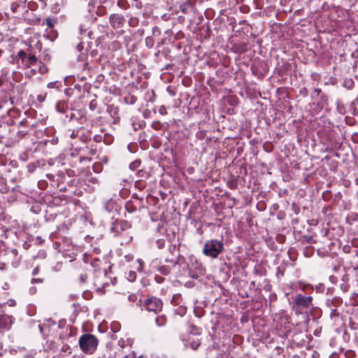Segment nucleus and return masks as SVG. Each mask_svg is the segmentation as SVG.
<instances>
[{"label":"nucleus","mask_w":358,"mask_h":358,"mask_svg":"<svg viewBox=\"0 0 358 358\" xmlns=\"http://www.w3.org/2000/svg\"><path fill=\"white\" fill-rule=\"evenodd\" d=\"M293 299L292 310L296 314L306 313L313 307V297L297 294Z\"/></svg>","instance_id":"1"},{"label":"nucleus","mask_w":358,"mask_h":358,"mask_svg":"<svg viewBox=\"0 0 358 358\" xmlns=\"http://www.w3.org/2000/svg\"><path fill=\"white\" fill-rule=\"evenodd\" d=\"M78 343L81 350L84 353L91 355L96 350L99 340L92 334H85L79 338Z\"/></svg>","instance_id":"2"},{"label":"nucleus","mask_w":358,"mask_h":358,"mask_svg":"<svg viewBox=\"0 0 358 358\" xmlns=\"http://www.w3.org/2000/svg\"><path fill=\"white\" fill-rule=\"evenodd\" d=\"M223 250V242L217 239H213L206 242L203 248V253L206 256L215 259L217 258Z\"/></svg>","instance_id":"3"},{"label":"nucleus","mask_w":358,"mask_h":358,"mask_svg":"<svg viewBox=\"0 0 358 358\" xmlns=\"http://www.w3.org/2000/svg\"><path fill=\"white\" fill-rule=\"evenodd\" d=\"M138 304L146 310L153 312L155 313L160 312L163 307L162 301L155 296L148 298L143 301L140 299L138 301Z\"/></svg>","instance_id":"4"},{"label":"nucleus","mask_w":358,"mask_h":358,"mask_svg":"<svg viewBox=\"0 0 358 358\" xmlns=\"http://www.w3.org/2000/svg\"><path fill=\"white\" fill-rule=\"evenodd\" d=\"M131 227V224L126 220H116L113 222L110 230L114 233L115 236H118L121 234L122 231L130 229Z\"/></svg>","instance_id":"5"},{"label":"nucleus","mask_w":358,"mask_h":358,"mask_svg":"<svg viewBox=\"0 0 358 358\" xmlns=\"http://www.w3.org/2000/svg\"><path fill=\"white\" fill-rule=\"evenodd\" d=\"M11 88L10 90V96L9 99L11 102V104L14 103L18 102L21 100V95L24 92V87L22 85H15L14 84H11Z\"/></svg>","instance_id":"6"},{"label":"nucleus","mask_w":358,"mask_h":358,"mask_svg":"<svg viewBox=\"0 0 358 358\" xmlns=\"http://www.w3.org/2000/svg\"><path fill=\"white\" fill-rule=\"evenodd\" d=\"M29 8L27 0H13L10 3V9L13 13H26Z\"/></svg>","instance_id":"7"},{"label":"nucleus","mask_w":358,"mask_h":358,"mask_svg":"<svg viewBox=\"0 0 358 358\" xmlns=\"http://www.w3.org/2000/svg\"><path fill=\"white\" fill-rule=\"evenodd\" d=\"M125 22V18L123 15L113 13L109 17V23L113 29H117L122 28Z\"/></svg>","instance_id":"8"},{"label":"nucleus","mask_w":358,"mask_h":358,"mask_svg":"<svg viewBox=\"0 0 358 358\" xmlns=\"http://www.w3.org/2000/svg\"><path fill=\"white\" fill-rule=\"evenodd\" d=\"M341 303L340 299H327L326 301L327 306L329 308L331 317H338L339 313L336 307Z\"/></svg>","instance_id":"9"},{"label":"nucleus","mask_w":358,"mask_h":358,"mask_svg":"<svg viewBox=\"0 0 358 358\" xmlns=\"http://www.w3.org/2000/svg\"><path fill=\"white\" fill-rule=\"evenodd\" d=\"M183 343L186 348H191L192 350H196L201 345V340L195 337L194 335L190 334L187 339L183 340Z\"/></svg>","instance_id":"10"},{"label":"nucleus","mask_w":358,"mask_h":358,"mask_svg":"<svg viewBox=\"0 0 358 358\" xmlns=\"http://www.w3.org/2000/svg\"><path fill=\"white\" fill-rule=\"evenodd\" d=\"M196 0H186L180 5V9L183 14H187L196 10Z\"/></svg>","instance_id":"11"},{"label":"nucleus","mask_w":358,"mask_h":358,"mask_svg":"<svg viewBox=\"0 0 358 358\" xmlns=\"http://www.w3.org/2000/svg\"><path fill=\"white\" fill-rule=\"evenodd\" d=\"M12 324V318L8 315H0V331L8 330Z\"/></svg>","instance_id":"12"},{"label":"nucleus","mask_w":358,"mask_h":358,"mask_svg":"<svg viewBox=\"0 0 358 358\" xmlns=\"http://www.w3.org/2000/svg\"><path fill=\"white\" fill-rule=\"evenodd\" d=\"M37 57L34 55L29 53L22 64L27 68L30 66H34L36 63H37Z\"/></svg>","instance_id":"13"},{"label":"nucleus","mask_w":358,"mask_h":358,"mask_svg":"<svg viewBox=\"0 0 358 358\" xmlns=\"http://www.w3.org/2000/svg\"><path fill=\"white\" fill-rule=\"evenodd\" d=\"M34 71H38L41 74H45L48 72V67L43 62L37 61L36 65H34Z\"/></svg>","instance_id":"14"},{"label":"nucleus","mask_w":358,"mask_h":358,"mask_svg":"<svg viewBox=\"0 0 358 358\" xmlns=\"http://www.w3.org/2000/svg\"><path fill=\"white\" fill-rule=\"evenodd\" d=\"M233 49L235 52L237 53H243L248 50V46L245 43H241L239 44H236L233 47Z\"/></svg>","instance_id":"15"},{"label":"nucleus","mask_w":358,"mask_h":358,"mask_svg":"<svg viewBox=\"0 0 358 358\" xmlns=\"http://www.w3.org/2000/svg\"><path fill=\"white\" fill-rule=\"evenodd\" d=\"M155 322L157 326L162 327L166 322V317L164 315L158 316L155 319Z\"/></svg>","instance_id":"16"},{"label":"nucleus","mask_w":358,"mask_h":358,"mask_svg":"<svg viewBox=\"0 0 358 358\" xmlns=\"http://www.w3.org/2000/svg\"><path fill=\"white\" fill-rule=\"evenodd\" d=\"M124 100L127 104H134L136 101L137 99L134 95L128 94L124 96Z\"/></svg>","instance_id":"17"},{"label":"nucleus","mask_w":358,"mask_h":358,"mask_svg":"<svg viewBox=\"0 0 358 358\" xmlns=\"http://www.w3.org/2000/svg\"><path fill=\"white\" fill-rule=\"evenodd\" d=\"M29 52H27L24 50H20L17 55V57L21 59L22 64L24 62Z\"/></svg>","instance_id":"18"},{"label":"nucleus","mask_w":358,"mask_h":358,"mask_svg":"<svg viewBox=\"0 0 358 358\" xmlns=\"http://www.w3.org/2000/svg\"><path fill=\"white\" fill-rule=\"evenodd\" d=\"M45 22L48 28L52 29L55 26V24L57 22V20L55 18L47 17L45 19Z\"/></svg>","instance_id":"19"},{"label":"nucleus","mask_w":358,"mask_h":358,"mask_svg":"<svg viewBox=\"0 0 358 358\" xmlns=\"http://www.w3.org/2000/svg\"><path fill=\"white\" fill-rule=\"evenodd\" d=\"M158 271L163 275H168L170 273V268L166 266H161L158 267Z\"/></svg>","instance_id":"20"},{"label":"nucleus","mask_w":358,"mask_h":358,"mask_svg":"<svg viewBox=\"0 0 358 358\" xmlns=\"http://www.w3.org/2000/svg\"><path fill=\"white\" fill-rule=\"evenodd\" d=\"M66 103L64 102H58L56 105L57 110L60 113L65 112Z\"/></svg>","instance_id":"21"},{"label":"nucleus","mask_w":358,"mask_h":358,"mask_svg":"<svg viewBox=\"0 0 358 358\" xmlns=\"http://www.w3.org/2000/svg\"><path fill=\"white\" fill-rule=\"evenodd\" d=\"M228 187L231 189H236L238 187L237 181L234 179H231L227 182Z\"/></svg>","instance_id":"22"},{"label":"nucleus","mask_w":358,"mask_h":358,"mask_svg":"<svg viewBox=\"0 0 358 358\" xmlns=\"http://www.w3.org/2000/svg\"><path fill=\"white\" fill-rule=\"evenodd\" d=\"M96 13L99 16H103L106 14V8L104 6H99L96 9Z\"/></svg>","instance_id":"23"},{"label":"nucleus","mask_w":358,"mask_h":358,"mask_svg":"<svg viewBox=\"0 0 358 358\" xmlns=\"http://www.w3.org/2000/svg\"><path fill=\"white\" fill-rule=\"evenodd\" d=\"M140 164H141V161L140 160H136V161H134V162H133L132 163L130 164L129 168L131 170H136V169H138L139 167Z\"/></svg>","instance_id":"24"},{"label":"nucleus","mask_w":358,"mask_h":358,"mask_svg":"<svg viewBox=\"0 0 358 358\" xmlns=\"http://www.w3.org/2000/svg\"><path fill=\"white\" fill-rule=\"evenodd\" d=\"M125 208H126L127 210L129 213H131L136 210V208L133 206V204L131 203V202H127L126 203Z\"/></svg>","instance_id":"25"},{"label":"nucleus","mask_w":358,"mask_h":358,"mask_svg":"<svg viewBox=\"0 0 358 358\" xmlns=\"http://www.w3.org/2000/svg\"><path fill=\"white\" fill-rule=\"evenodd\" d=\"M156 244L157 245V248L159 249H162L163 248H164V245H165V240L164 239H158L156 241Z\"/></svg>","instance_id":"26"},{"label":"nucleus","mask_w":358,"mask_h":358,"mask_svg":"<svg viewBox=\"0 0 358 358\" xmlns=\"http://www.w3.org/2000/svg\"><path fill=\"white\" fill-rule=\"evenodd\" d=\"M44 281V278H33L31 280V282L32 284H35V283H43Z\"/></svg>","instance_id":"27"},{"label":"nucleus","mask_w":358,"mask_h":358,"mask_svg":"<svg viewBox=\"0 0 358 358\" xmlns=\"http://www.w3.org/2000/svg\"><path fill=\"white\" fill-rule=\"evenodd\" d=\"M62 351L64 352H68L69 354L71 353V348L67 344H65L62 346Z\"/></svg>","instance_id":"28"},{"label":"nucleus","mask_w":358,"mask_h":358,"mask_svg":"<svg viewBox=\"0 0 358 358\" xmlns=\"http://www.w3.org/2000/svg\"><path fill=\"white\" fill-rule=\"evenodd\" d=\"M97 107V103L95 100H92L90 101V108L92 110H94Z\"/></svg>","instance_id":"29"},{"label":"nucleus","mask_w":358,"mask_h":358,"mask_svg":"<svg viewBox=\"0 0 358 358\" xmlns=\"http://www.w3.org/2000/svg\"><path fill=\"white\" fill-rule=\"evenodd\" d=\"M165 261L167 263H171L173 266L176 265V264L178 263V260L176 259H173V258H171V259L166 258Z\"/></svg>","instance_id":"30"},{"label":"nucleus","mask_w":358,"mask_h":358,"mask_svg":"<svg viewBox=\"0 0 358 358\" xmlns=\"http://www.w3.org/2000/svg\"><path fill=\"white\" fill-rule=\"evenodd\" d=\"M103 140V136L101 135H95L94 136V141L95 142L99 143Z\"/></svg>","instance_id":"31"},{"label":"nucleus","mask_w":358,"mask_h":358,"mask_svg":"<svg viewBox=\"0 0 358 358\" xmlns=\"http://www.w3.org/2000/svg\"><path fill=\"white\" fill-rule=\"evenodd\" d=\"M129 300L131 302H135L137 300V296L136 294H130L129 296Z\"/></svg>","instance_id":"32"},{"label":"nucleus","mask_w":358,"mask_h":358,"mask_svg":"<svg viewBox=\"0 0 358 358\" xmlns=\"http://www.w3.org/2000/svg\"><path fill=\"white\" fill-rule=\"evenodd\" d=\"M136 278V273L134 272V271H131L129 273V279L131 280V281H133Z\"/></svg>","instance_id":"33"},{"label":"nucleus","mask_w":358,"mask_h":358,"mask_svg":"<svg viewBox=\"0 0 358 358\" xmlns=\"http://www.w3.org/2000/svg\"><path fill=\"white\" fill-rule=\"evenodd\" d=\"M39 271H40L39 266L35 267L32 271V275H36L39 273Z\"/></svg>","instance_id":"34"},{"label":"nucleus","mask_w":358,"mask_h":358,"mask_svg":"<svg viewBox=\"0 0 358 358\" xmlns=\"http://www.w3.org/2000/svg\"><path fill=\"white\" fill-rule=\"evenodd\" d=\"M83 43L82 42L79 43L77 45V50L79 52H81L83 50Z\"/></svg>","instance_id":"35"},{"label":"nucleus","mask_w":358,"mask_h":358,"mask_svg":"<svg viewBox=\"0 0 358 358\" xmlns=\"http://www.w3.org/2000/svg\"><path fill=\"white\" fill-rule=\"evenodd\" d=\"M87 276L86 274H81L80 276V281L82 282H85L86 279H87Z\"/></svg>","instance_id":"36"},{"label":"nucleus","mask_w":358,"mask_h":358,"mask_svg":"<svg viewBox=\"0 0 358 358\" xmlns=\"http://www.w3.org/2000/svg\"><path fill=\"white\" fill-rule=\"evenodd\" d=\"M87 31V29L85 28L83 25L80 26V33L82 34L83 33H85Z\"/></svg>","instance_id":"37"},{"label":"nucleus","mask_w":358,"mask_h":358,"mask_svg":"<svg viewBox=\"0 0 358 358\" xmlns=\"http://www.w3.org/2000/svg\"><path fill=\"white\" fill-rule=\"evenodd\" d=\"M176 250V246L175 245H171V246L169 248V251H170V252H171V253L174 252Z\"/></svg>","instance_id":"38"},{"label":"nucleus","mask_w":358,"mask_h":358,"mask_svg":"<svg viewBox=\"0 0 358 358\" xmlns=\"http://www.w3.org/2000/svg\"><path fill=\"white\" fill-rule=\"evenodd\" d=\"M27 132H19V134L21 135V136H24Z\"/></svg>","instance_id":"39"},{"label":"nucleus","mask_w":358,"mask_h":358,"mask_svg":"<svg viewBox=\"0 0 358 358\" xmlns=\"http://www.w3.org/2000/svg\"><path fill=\"white\" fill-rule=\"evenodd\" d=\"M74 136H74V132H73V133H72V134L71 135V138H74Z\"/></svg>","instance_id":"40"},{"label":"nucleus","mask_w":358,"mask_h":358,"mask_svg":"<svg viewBox=\"0 0 358 358\" xmlns=\"http://www.w3.org/2000/svg\"><path fill=\"white\" fill-rule=\"evenodd\" d=\"M117 5H118V6H120V7H121L120 1H118Z\"/></svg>","instance_id":"41"},{"label":"nucleus","mask_w":358,"mask_h":358,"mask_svg":"<svg viewBox=\"0 0 358 358\" xmlns=\"http://www.w3.org/2000/svg\"><path fill=\"white\" fill-rule=\"evenodd\" d=\"M315 91H316V92H320V90H317H317H315Z\"/></svg>","instance_id":"42"},{"label":"nucleus","mask_w":358,"mask_h":358,"mask_svg":"<svg viewBox=\"0 0 358 358\" xmlns=\"http://www.w3.org/2000/svg\"><path fill=\"white\" fill-rule=\"evenodd\" d=\"M38 327H39V328H40L41 331H42V327H41V325H39Z\"/></svg>","instance_id":"43"},{"label":"nucleus","mask_w":358,"mask_h":358,"mask_svg":"<svg viewBox=\"0 0 358 358\" xmlns=\"http://www.w3.org/2000/svg\"><path fill=\"white\" fill-rule=\"evenodd\" d=\"M305 91H306V88H304V90H303V92H305Z\"/></svg>","instance_id":"44"},{"label":"nucleus","mask_w":358,"mask_h":358,"mask_svg":"<svg viewBox=\"0 0 358 358\" xmlns=\"http://www.w3.org/2000/svg\"><path fill=\"white\" fill-rule=\"evenodd\" d=\"M305 91H306V88H304V90H303V92H305Z\"/></svg>","instance_id":"45"},{"label":"nucleus","mask_w":358,"mask_h":358,"mask_svg":"<svg viewBox=\"0 0 358 358\" xmlns=\"http://www.w3.org/2000/svg\"><path fill=\"white\" fill-rule=\"evenodd\" d=\"M73 358H76V356H74V357H73ZM78 358H80V357H78Z\"/></svg>","instance_id":"46"},{"label":"nucleus","mask_w":358,"mask_h":358,"mask_svg":"<svg viewBox=\"0 0 358 358\" xmlns=\"http://www.w3.org/2000/svg\"><path fill=\"white\" fill-rule=\"evenodd\" d=\"M217 358H219V357H217Z\"/></svg>","instance_id":"47"}]
</instances>
